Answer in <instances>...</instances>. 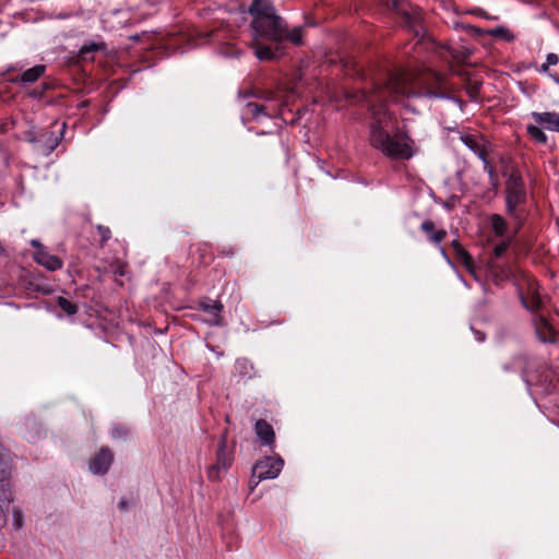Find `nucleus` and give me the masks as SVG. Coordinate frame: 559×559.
Here are the masks:
<instances>
[{
	"instance_id": "9",
	"label": "nucleus",
	"mask_w": 559,
	"mask_h": 559,
	"mask_svg": "<svg viewBox=\"0 0 559 559\" xmlns=\"http://www.w3.org/2000/svg\"><path fill=\"white\" fill-rule=\"evenodd\" d=\"M456 260L465 266L467 272L474 277V280L481 285H485V280L481 277L480 270L475 264L472 255L461 246L457 240H453L451 243Z\"/></svg>"
},
{
	"instance_id": "8",
	"label": "nucleus",
	"mask_w": 559,
	"mask_h": 559,
	"mask_svg": "<svg viewBox=\"0 0 559 559\" xmlns=\"http://www.w3.org/2000/svg\"><path fill=\"white\" fill-rule=\"evenodd\" d=\"M484 273L486 280H490L496 285L508 281L512 275L511 267L508 263L496 261L495 259H488L484 266Z\"/></svg>"
},
{
	"instance_id": "11",
	"label": "nucleus",
	"mask_w": 559,
	"mask_h": 559,
	"mask_svg": "<svg viewBox=\"0 0 559 559\" xmlns=\"http://www.w3.org/2000/svg\"><path fill=\"white\" fill-rule=\"evenodd\" d=\"M112 461V451L108 447H103L99 452L90 460V469L93 474L105 475L109 471Z\"/></svg>"
},
{
	"instance_id": "40",
	"label": "nucleus",
	"mask_w": 559,
	"mask_h": 559,
	"mask_svg": "<svg viewBox=\"0 0 559 559\" xmlns=\"http://www.w3.org/2000/svg\"><path fill=\"white\" fill-rule=\"evenodd\" d=\"M538 306V300L534 301V305L532 306V309L536 308Z\"/></svg>"
},
{
	"instance_id": "17",
	"label": "nucleus",
	"mask_w": 559,
	"mask_h": 559,
	"mask_svg": "<svg viewBox=\"0 0 559 559\" xmlns=\"http://www.w3.org/2000/svg\"><path fill=\"white\" fill-rule=\"evenodd\" d=\"M13 500L14 497L11 490L10 479H5V481H0V510L2 512H7Z\"/></svg>"
},
{
	"instance_id": "33",
	"label": "nucleus",
	"mask_w": 559,
	"mask_h": 559,
	"mask_svg": "<svg viewBox=\"0 0 559 559\" xmlns=\"http://www.w3.org/2000/svg\"><path fill=\"white\" fill-rule=\"evenodd\" d=\"M559 62V58L556 53L550 52L546 56V63L550 66H556Z\"/></svg>"
},
{
	"instance_id": "16",
	"label": "nucleus",
	"mask_w": 559,
	"mask_h": 559,
	"mask_svg": "<svg viewBox=\"0 0 559 559\" xmlns=\"http://www.w3.org/2000/svg\"><path fill=\"white\" fill-rule=\"evenodd\" d=\"M420 228L428 235L429 240L436 245L440 243L447 237L444 229L435 230V224L430 219L423 222Z\"/></svg>"
},
{
	"instance_id": "32",
	"label": "nucleus",
	"mask_w": 559,
	"mask_h": 559,
	"mask_svg": "<svg viewBox=\"0 0 559 559\" xmlns=\"http://www.w3.org/2000/svg\"><path fill=\"white\" fill-rule=\"evenodd\" d=\"M98 231L100 234L103 242L107 241L110 238V229L108 227L98 226Z\"/></svg>"
},
{
	"instance_id": "37",
	"label": "nucleus",
	"mask_w": 559,
	"mask_h": 559,
	"mask_svg": "<svg viewBox=\"0 0 559 559\" xmlns=\"http://www.w3.org/2000/svg\"><path fill=\"white\" fill-rule=\"evenodd\" d=\"M440 253L441 255L444 258V260L449 263V264H452L451 262V259L449 258L448 253L445 252L444 248L440 247Z\"/></svg>"
},
{
	"instance_id": "25",
	"label": "nucleus",
	"mask_w": 559,
	"mask_h": 559,
	"mask_svg": "<svg viewBox=\"0 0 559 559\" xmlns=\"http://www.w3.org/2000/svg\"><path fill=\"white\" fill-rule=\"evenodd\" d=\"M490 33L492 36L502 38L507 41H513L515 39L514 34L509 28L503 26L496 27Z\"/></svg>"
},
{
	"instance_id": "22",
	"label": "nucleus",
	"mask_w": 559,
	"mask_h": 559,
	"mask_svg": "<svg viewBox=\"0 0 559 559\" xmlns=\"http://www.w3.org/2000/svg\"><path fill=\"white\" fill-rule=\"evenodd\" d=\"M96 270L98 272L107 273L111 272L116 276H123L124 275V264L120 261L112 262L109 267L106 266H97Z\"/></svg>"
},
{
	"instance_id": "39",
	"label": "nucleus",
	"mask_w": 559,
	"mask_h": 559,
	"mask_svg": "<svg viewBox=\"0 0 559 559\" xmlns=\"http://www.w3.org/2000/svg\"><path fill=\"white\" fill-rule=\"evenodd\" d=\"M57 146V142H55L53 144H51L49 146V150H48V153L52 152L55 150V147Z\"/></svg>"
},
{
	"instance_id": "21",
	"label": "nucleus",
	"mask_w": 559,
	"mask_h": 559,
	"mask_svg": "<svg viewBox=\"0 0 559 559\" xmlns=\"http://www.w3.org/2000/svg\"><path fill=\"white\" fill-rule=\"evenodd\" d=\"M526 132L537 143L545 144L547 142V135L537 126L528 124L526 127Z\"/></svg>"
},
{
	"instance_id": "31",
	"label": "nucleus",
	"mask_w": 559,
	"mask_h": 559,
	"mask_svg": "<svg viewBox=\"0 0 559 559\" xmlns=\"http://www.w3.org/2000/svg\"><path fill=\"white\" fill-rule=\"evenodd\" d=\"M99 49V45L98 44H95V43H91L88 45H84L82 48H81V55H86L88 52H92V51H96Z\"/></svg>"
},
{
	"instance_id": "12",
	"label": "nucleus",
	"mask_w": 559,
	"mask_h": 559,
	"mask_svg": "<svg viewBox=\"0 0 559 559\" xmlns=\"http://www.w3.org/2000/svg\"><path fill=\"white\" fill-rule=\"evenodd\" d=\"M254 432L263 445H273L275 432L273 427L264 419H259L254 425Z\"/></svg>"
},
{
	"instance_id": "26",
	"label": "nucleus",
	"mask_w": 559,
	"mask_h": 559,
	"mask_svg": "<svg viewBox=\"0 0 559 559\" xmlns=\"http://www.w3.org/2000/svg\"><path fill=\"white\" fill-rule=\"evenodd\" d=\"M59 307L68 314H74L78 312V307L72 301L68 300L67 298L59 297L58 299Z\"/></svg>"
},
{
	"instance_id": "20",
	"label": "nucleus",
	"mask_w": 559,
	"mask_h": 559,
	"mask_svg": "<svg viewBox=\"0 0 559 559\" xmlns=\"http://www.w3.org/2000/svg\"><path fill=\"white\" fill-rule=\"evenodd\" d=\"M490 226L496 237H503L508 229L506 219L499 214L490 216Z\"/></svg>"
},
{
	"instance_id": "7",
	"label": "nucleus",
	"mask_w": 559,
	"mask_h": 559,
	"mask_svg": "<svg viewBox=\"0 0 559 559\" xmlns=\"http://www.w3.org/2000/svg\"><path fill=\"white\" fill-rule=\"evenodd\" d=\"M32 247H34L36 250L33 254L34 261L44 266L46 270L53 272L57 270H60L63 265V262L61 259H59L57 255L51 254L37 239L31 240Z\"/></svg>"
},
{
	"instance_id": "24",
	"label": "nucleus",
	"mask_w": 559,
	"mask_h": 559,
	"mask_svg": "<svg viewBox=\"0 0 559 559\" xmlns=\"http://www.w3.org/2000/svg\"><path fill=\"white\" fill-rule=\"evenodd\" d=\"M130 436V429L122 425V424H116L114 425L112 429H111V437L114 439H122V440H126L128 439Z\"/></svg>"
},
{
	"instance_id": "23",
	"label": "nucleus",
	"mask_w": 559,
	"mask_h": 559,
	"mask_svg": "<svg viewBox=\"0 0 559 559\" xmlns=\"http://www.w3.org/2000/svg\"><path fill=\"white\" fill-rule=\"evenodd\" d=\"M284 39H287L295 45H300L302 43V27L298 26L292 31H288L286 27Z\"/></svg>"
},
{
	"instance_id": "35",
	"label": "nucleus",
	"mask_w": 559,
	"mask_h": 559,
	"mask_svg": "<svg viewBox=\"0 0 559 559\" xmlns=\"http://www.w3.org/2000/svg\"><path fill=\"white\" fill-rule=\"evenodd\" d=\"M118 508L121 512L128 511L129 501L126 498H121V500L118 503Z\"/></svg>"
},
{
	"instance_id": "34",
	"label": "nucleus",
	"mask_w": 559,
	"mask_h": 559,
	"mask_svg": "<svg viewBox=\"0 0 559 559\" xmlns=\"http://www.w3.org/2000/svg\"><path fill=\"white\" fill-rule=\"evenodd\" d=\"M537 381L540 382V383H544V384H547V383L548 384H552L554 381H559V379H555L552 377H549V374L547 373L543 378L537 379Z\"/></svg>"
},
{
	"instance_id": "14",
	"label": "nucleus",
	"mask_w": 559,
	"mask_h": 559,
	"mask_svg": "<svg viewBox=\"0 0 559 559\" xmlns=\"http://www.w3.org/2000/svg\"><path fill=\"white\" fill-rule=\"evenodd\" d=\"M200 308L207 314L206 321L212 325H218L222 322L221 311L223 305L218 301H202Z\"/></svg>"
},
{
	"instance_id": "2",
	"label": "nucleus",
	"mask_w": 559,
	"mask_h": 559,
	"mask_svg": "<svg viewBox=\"0 0 559 559\" xmlns=\"http://www.w3.org/2000/svg\"><path fill=\"white\" fill-rule=\"evenodd\" d=\"M249 12L251 22L252 43L255 57L261 61H270L282 55L281 44L284 41L286 23L276 13L270 0H254Z\"/></svg>"
},
{
	"instance_id": "29",
	"label": "nucleus",
	"mask_w": 559,
	"mask_h": 559,
	"mask_svg": "<svg viewBox=\"0 0 559 559\" xmlns=\"http://www.w3.org/2000/svg\"><path fill=\"white\" fill-rule=\"evenodd\" d=\"M542 326H543L545 330H547V332H548V335H547V336H546V335H545V336H540V337H542V340H543L544 342H550V341H552V336H554L552 328L549 325V323H548L545 319H542V320H540V326H538V333H540V329H542Z\"/></svg>"
},
{
	"instance_id": "1",
	"label": "nucleus",
	"mask_w": 559,
	"mask_h": 559,
	"mask_svg": "<svg viewBox=\"0 0 559 559\" xmlns=\"http://www.w3.org/2000/svg\"><path fill=\"white\" fill-rule=\"evenodd\" d=\"M450 87L443 74L432 70L414 72L396 70L374 83L364 94L370 110L369 142L386 157L409 159L414 155V141L400 129L396 119L386 108L390 98L404 103L412 98H448Z\"/></svg>"
},
{
	"instance_id": "30",
	"label": "nucleus",
	"mask_w": 559,
	"mask_h": 559,
	"mask_svg": "<svg viewBox=\"0 0 559 559\" xmlns=\"http://www.w3.org/2000/svg\"><path fill=\"white\" fill-rule=\"evenodd\" d=\"M263 111V107L255 103L247 104V114L252 115L253 117H258Z\"/></svg>"
},
{
	"instance_id": "3",
	"label": "nucleus",
	"mask_w": 559,
	"mask_h": 559,
	"mask_svg": "<svg viewBox=\"0 0 559 559\" xmlns=\"http://www.w3.org/2000/svg\"><path fill=\"white\" fill-rule=\"evenodd\" d=\"M393 7L400 15L403 25L416 37H423L425 27L423 25L421 10L405 0H393Z\"/></svg>"
},
{
	"instance_id": "27",
	"label": "nucleus",
	"mask_w": 559,
	"mask_h": 559,
	"mask_svg": "<svg viewBox=\"0 0 559 559\" xmlns=\"http://www.w3.org/2000/svg\"><path fill=\"white\" fill-rule=\"evenodd\" d=\"M510 242H511V240L509 239V240H506V241H502V242L498 243L493 248L492 254H491V257L489 259H495L496 261H499V259L503 255V253L509 248Z\"/></svg>"
},
{
	"instance_id": "15",
	"label": "nucleus",
	"mask_w": 559,
	"mask_h": 559,
	"mask_svg": "<svg viewBox=\"0 0 559 559\" xmlns=\"http://www.w3.org/2000/svg\"><path fill=\"white\" fill-rule=\"evenodd\" d=\"M235 376L239 377L237 382L252 379L254 376L252 364L246 358L237 359L235 362Z\"/></svg>"
},
{
	"instance_id": "36",
	"label": "nucleus",
	"mask_w": 559,
	"mask_h": 559,
	"mask_svg": "<svg viewBox=\"0 0 559 559\" xmlns=\"http://www.w3.org/2000/svg\"><path fill=\"white\" fill-rule=\"evenodd\" d=\"M27 140H28L29 142H33V143L38 142V141H39V139L36 136V134H35V132H34V131H28V132H27Z\"/></svg>"
},
{
	"instance_id": "4",
	"label": "nucleus",
	"mask_w": 559,
	"mask_h": 559,
	"mask_svg": "<svg viewBox=\"0 0 559 559\" xmlns=\"http://www.w3.org/2000/svg\"><path fill=\"white\" fill-rule=\"evenodd\" d=\"M526 201V189L522 178L512 174L506 185L507 211L511 216H516V209Z\"/></svg>"
},
{
	"instance_id": "42",
	"label": "nucleus",
	"mask_w": 559,
	"mask_h": 559,
	"mask_svg": "<svg viewBox=\"0 0 559 559\" xmlns=\"http://www.w3.org/2000/svg\"><path fill=\"white\" fill-rule=\"evenodd\" d=\"M26 423H27V424H28V423H31V424H32V425H34V426L36 425V421H35V420H28V419H27V421H26Z\"/></svg>"
},
{
	"instance_id": "41",
	"label": "nucleus",
	"mask_w": 559,
	"mask_h": 559,
	"mask_svg": "<svg viewBox=\"0 0 559 559\" xmlns=\"http://www.w3.org/2000/svg\"><path fill=\"white\" fill-rule=\"evenodd\" d=\"M37 436H38V430H36L35 435H34V436H31L29 438H31V439H35Z\"/></svg>"
},
{
	"instance_id": "6",
	"label": "nucleus",
	"mask_w": 559,
	"mask_h": 559,
	"mask_svg": "<svg viewBox=\"0 0 559 559\" xmlns=\"http://www.w3.org/2000/svg\"><path fill=\"white\" fill-rule=\"evenodd\" d=\"M226 433L227 432L225 431L222 439L218 441L215 464H212L207 468V477L212 481L219 480L221 472L227 471L231 466L234 461L233 450H227Z\"/></svg>"
},
{
	"instance_id": "13",
	"label": "nucleus",
	"mask_w": 559,
	"mask_h": 559,
	"mask_svg": "<svg viewBox=\"0 0 559 559\" xmlns=\"http://www.w3.org/2000/svg\"><path fill=\"white\" fill-rule=\"evenodd\" d=\"M532 118L536 123L545 126L546 129L555 132H559V112L545 111V112H532Z\"/></svg>"
},
{
	"instance_id": "10",
	"label": "nucleus",
	"mask_w": 559,
	"mask_h": 559,
	"mask_svg": "<svg viewBox=\"0 0 559 559\" xmlns=\"http://www.w3.org/2000/svg\"><path fill=\"white\" fill-rule=\"evenodd\" d=\"M461 140L471 151H473L483 160L484 169L492 178L495 176V170L487 159V151L483 143V139H480L478 135L465 134L461 136Z\"/></svg>"
},
{
	"instance_id": "28",
	"label": "nucleus",
	"mask_w": 559,
	"mask_h": 559,
	"mask_svg": "<svg viewBox=\"0 0 559 559\" xmlns=\"http://www.w3.org/2000/svg\"><path fill=\"white\" fill-rule=\"evenodd\" d=\"M12 515H13V526L15 527V530L22 528V526L24 524V516H23L22 509L19 507H13Z\"/></svg>"
},
{
	"instance_id": "5",
	"label": "nucleus",
	"mask_w": 559,
	"mask_h": 559,
	"mask_svg": "<svg viewBox=\"0 0 559 559\" xmlns=\"http://www.w3.org/2000/svg\"><path fill=\"white\" fill-rule=\"evenodd\" d=\"M283 465L284 461L281 457L274 459L267 456L262 461H258L252 468L250 479L251 490L254 489L259 481L277 477Z\"/></svg>"
},
{
	"instance_id": "19",
	"label": "nucleus",
	"mask_w": 559,
	"mask_h": 559,
	"mask_svg": "<svg viewBox=\"0 0 559 559\" xmlns=\"http://www.w3.org/2000/svg\"><path fill=\"white\" fill-rule=\"evenodd\" d=\"M46 67L43 64H37L31 69L24 71L19 79L12 80L13 82H22V83H33L37 81L44 73Z\"/></svg>"
},
{
	"instance_id": "38",
	"label": "nucleus",
	"mask_w": 559,
	"mask_h": 559,
	"mask_svg": "<svg viewBox=\"0 0 559 559\" xmlns=\"http://www.w3.org/2000/svg\"><path fill=\"white\" fill-rule=\"evenodd\" d=\"M548 69H549V66L545 62L544 64L540 66L539 72L540 73H548Z\"/></svg>"
},
{
	"instance_id": "43",
	"label": "nucleus",
	"mask_w": 559,
	"mask_h": 559,
	"mask_svg": "<svg viewBox=\"0 0 559 559\" xmlns=\"http://www.w3.org/2000/svg\"><path fill=\"white\" fill-rule=\"evenodd\" d=\"M525 381L527 382V384H530L531 382L534 381V379H526Z\"/></svg>"
},
{
	"instance_id": "18",
	"label": "nucleus",
	"mask_w": 559,
	"mask_h": 559,
	"mask_svg": "<svg viewBox=\"0 0 559 559\" xmlns=\"http://www.w3.org/2000/svg\"><path fill=\"white\" fill-rule=\"evenodd\" d=\"M12 460L10 453L0 443V481L11 477Z\"/></svg>"
}]
</instances>
